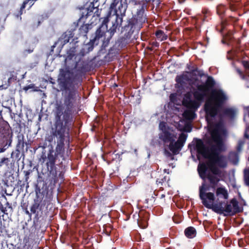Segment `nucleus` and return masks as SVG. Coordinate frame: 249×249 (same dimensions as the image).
<instances>
[{"label": "nucleus", "instance_id": "f257e3e1", "mask_svg": "<svg viewBox=\"0 0 249 249\" xmlns=\"http://www.w3.org/2000/svg\"><path fill=\"white\" fill-rule=\"evenodd\" d=\"M90 70L89 63L81 58L75 61L72 68L67 67L59 69L57 81L63 95L64 104H57L55 107L53 126L48 139L49 142L54 139L56 144L55 152L51 147L47 155L41 156L43 162H46L51 183H56L59 179L61 181L64 180L65 166L62 161L58 164L55 162L58 156L64 158L65 147L69 148L70 146L71 131L75 123L73 108L78 94V89L82 84L83 76Z\"/></svg>", "mask_w": 249, "mask_h": 249}, {"label": "nucleus", "instance_id": "f03ea898", "mask_svg": "<svg viewBox=\"0 0 249 249\" xmlns=\"http://www.w3.org/2000/svg\"><path fill=\"white\" fill-rule=\"evenodd\" d=\"M212 161L206 164L205 163L199 164L197 167V171L201 178L203 180L202 185L199 188V196L201 200L202 204L207 208L211 209L213 212L221 214L226 212H231V207L230 204H227L224 209L222 205L224 202H218L213 205L212 202L214 200V194L212 192L207 193L210 188L215 189L218 182L220 181L222 172L221 170Z\"/></svg>", "mask_w": 249, "mask_h": 249}, {"label": "nucleus", "instance_id": "7ed1b4c3", "mask_svg": "<svg viewBox=\"0 0 249 249\" xmlns=\"http://www.w3.org/2000/svg\"><path fill=\"white\" fill-rule=\"evenodd\" d=\"M209 130L211 138L215 144L209 148L204 144L202 140L197 139L196 144L197 153L216 163L219 167L225 168L227 166V159L226 156L220 153L225 150L222 136L226 134L227 131L221 122L210 124Z\"/></svg>", "mask_w": 249, "mask_h": 249}, {"label": "nucleus", "instance_id": "20e7f679", "mask_svg": "<svg viewBox=\"0 0 249 249\" xmlns=\"http://www.w3.org/2000/svg\"><path fill=\"white\" fill-rule=\"evenodd\" d=\"M127 7L126 0H113L110 6V11L103 19L101 24L95 32V36L93 39H90L88 43L85 44L80 51V54L82 56H84L86 53L92 51L94 44H97L99 39L108 31L107 23L109 20V18L110 16L111 11L114 10V13L117 17L123 16L125 15Z\"/></svg>", "mask_w": 249, "mask_h": 249}, {"label": "nucleus", "instance_id": "39448f33", "mask_svg": "<svg viewBox=\"0 0 249 249\" xmlns=\"http://www.w3.org/2000/svg\"><path fill=\"white\" fill-rule=\"evenodd\" d=\"M36 196L30 208V211L35 215L34 221L38 222L43 215V208L51 204L53 196L49 193V187L45 182H43L42 187L37 185L36 188Z\"/></svg>", "mask_w": 249, "mask_h": 249}, {"label": "nucleus", "instance_id": "423d86ee", "mask_svg": "<svg viewBox=\"0 0 249 249\" xmlns=\"http://www.w3.org/2000/svg\"><path fill=\"white\" fill-rule=\"evenodd\" d=\"M228 98L220 89H214L211 92L209 99L204 105V110L207 116L215 117L219 111V109L227 100Z\"/></svg>", "mask_w": 249, "mask_h": 249}, {"label": "nucleus", "instance_id": "0eeeda50", "mask_svg": "<svg viewBox=\"0 0 249 249\" xmlns=\"http://www.w3.org/2000/svg\"><path fill=\"white\" fill-rule=\"evenodd\" d=\"M207 79L203 84L196 86L197 90L193 93L194 97L199 101H202L208 93L214 89L216 84L215 81L212 76L206 74Z\"/></svg>", "mask_w": 249, "mask_h": 249}, {"label": "nucleus", "instance_id": "6e6552de", "mask_svg": "<svg viewBox=\"0 0 249 249\" xmlns=\"http://www.w3.org/2000/svg\"><path fill=\"white\" fill-rule=\"evenodd\" d=\"M146 7L142 5L140 9L138 10L135 17L129 19L127 21V24L130 26H132L135 29L139 30L142 28V24L145 22L146 20L144 9Z\"/></svg>", "mask_w": 249, "mask_h": 249}, {"label": "nucleus", "instance_id": "1a4fd4ad", "mask_svg": "<svg viewBox=\"0 0 249 249\" xmlns=\"http://www.w3.org/2000/svg\"><path fill=\"white\" fill-rule=\"evenodd\" d=\"M135 29L132 26L127 24L123 27L122 32L124 33V35L119 37L117 41L119 47L121 48H124L131 42V37Z\"/></svg>", "mask_w": 249, "mask_h": 249}, {"label": "nucleus", "instance_id": "9d476101", "mask_svg": "<svg viewBox=\"0 0 249 249\" xmlns=\"http://www.w3.org/2000/svg\"><path fill=\"white\" fill-rule=\"evenodd\" d=\"M226 8L225 5L223 4H219L216 6V10L217 14L220 17L222 20H223L226 23H235L238 20L237 17L238 15L234 13L233 15H230L224 19V17L226 12Z\"/></svg>", "mask_w": 249, "mask_h": 249}, {"label": "nucleus", "instance_id": "9b49d317", "mask_svg": "<svg viewBox=\"0 0 249 249\" xmlns=\"http://www.w3.org/2000/svg\"><path fill=\"white\" fill-rule=\"evenodd\" d=\"M215 195L217 197L215 202L214 203L215 199L213 201V205H215L217 203L224 202V204L222 205V207L226 204V200L229 198V193L227 190L224 187H217L215 190Z\"/></svg>", "mask_w": 249, "mask_h": 249}, {"label": "nucleus", "instance_id": "f8f14e48", "mask_svg": "<svg viewBox=\"0 0 249 249\" xmlns=\"http://www.w3.org/2000/svg\"><path fill=\"white\" fill-rule=\"evenodd\" d=\"M75 29H71V30H67L64 32L61 36L59 38L58 40L55 42L53 47H55L57 44H59L61 48H62L66 44L69 42L71 38H72L74 35L73 33Z\"/></svg>", "mask_w": 249, "mask_h": 249}, {"label": "nucleus", "instance_id": "ddd939ff", "mask_svg": "<svg viewBox=\"0 0 249 249\" xmlns=\"http://www.w3.org/2000/svg\"><path fill=\"white\" fill-rule=\"evenodd\" d=\"M186 99L183 100V104L190 110L193 111H196L199 107L200 101H197L196 99L195 100H192L191 99V94L190 93H187L185 95Z\"/></svg>", "mask_w": 249, "mask_h": 249}, {"label": "nucleus", "instance_id": "4468645a", "mask_svg": "<svg viewBox=\"0 0 249 249\" xmlns=\"http://www.w3.org/2000/svg\"><path fill=\"white\" fill-rule=\"evenodd\" d=\"M227 204H230L231 207V212L230 213H227L226 212H224L223 214L224 216H227L228 215H231L232 213V214L239 213L242 211V208L239 207L238 205V202L235 198H233L231 199L230 201V203H228V201H226V204L224 205V207L223 206V208L225 209L226 208V206ZM221 214H222L221 213Z\"/></svg>", "mask_w": 249, "mask_h": 249}, {"label": "nucleus", "instance_id": "2eb2a0df", "mask_svg": "<svg viewBox=\"0 0 249 249\" xmlns=\"http://www.w3.org/2000/svg\"><path fill=\"white\" fill-rule=\"evenodd\" d=\"M160 138L165 143L168 142L171 143L173 142V141H175L174 134L170 133L168 130L161 132L160 134Z\"/></svg>", "mask_w": 249, "mask_h": 249}, {"label": "nucleus", "instance_id": "dca6fc26", "mask_svg": "<svg viewBox=\"0 0 249 249\" xmlns=\"http://www.w3.org/2000/svg\"><path fill=\"white\" fill-rule=\"evenodd\" d=\"M95 9H96V11L98 10L97 7H94V3L93 2H91L89 5V7L86 9L84 11L82 12L79 20H80L84 18H87L91 14V13L93 12V10Z\"/></svg>", "mask_w": 249, "mask_h": 249}, {"label": "nucleus", "instance_id": "f3484780", "mask_svg": "<svg viewBox=\"0 0 249 249\" xmlns=\"http://www.w3.org/2000/svg\"><path fill=\"white\" fill-rule=\"evenodd\" d=\"M76 53V47L75 46L70 47L69 50H68L67 52V56L65 59V62L67 63L69 61L72 60L73 58L76 59L77 57Z\"/></svg>", "mask_w": 249, "mask_h": 249}, {"label": "nucleus", "instance_id": "a211bd4d", "mask_svg": "<svg viewBox=\"0 0 249 249\" xmlns=\"http://www.w3.org/2000/svg\"><path fill=\"white\" fill-rule=\"evenodd\" d=\"M116 17H117L116 16ZM120 16L118 17H116V20L114 23H113L112 26L108 30V32L110 33V36H112L116 32V29L117 27L119 26V24H121L123 21V16Z\"/></svg>", "mask_w": 249, "mask_h": 249}, {"label": "nucleus", "instance_id": "6ab92c4d", "mask_svg": "<svg viewBox=\"0 0 249 249\" xmlns=\"http://www.w3.org/2000/svg\"><path fill=\"white\" fill-rule=\"evenodd\" d=\"M10 159L3 157L0 159V174L5 172L9 168Z\"/></svg>", "mask_w": 249, "mask_h": 249}, {"label": "nucleus", "instance_id": "aec40b11", "mask_svg": "<svg viewBox=\"0 0 249 249\" xmlns=\"http://www.w3.org/2000/svg\"><path fill=\"white\" fill-rule=\"evenodd\" d=\"M183 146H181L179 143H178L177 142L173 141L169 143V148L170 150L174 154L177 155L179 151L181 150Z\"/></svg>", "mask_w": 249, "mask_h": 249}, {"label": "nucleus", "instance_id": "412c9836", "mask_svg": "<svg viewBox=\"0 0 249 249\" xmlns=\"http://www.w3.org/2000/svg\"><path fill=\"white\" fill-rule=\"evenodd\" d=\"M190 80L189 76L187 74H182L177 75L176 77V81L180 85L182 86Z\"/></svg>", "mask_w": 249, "mask_h": 249}, {"label": "nucleus", "instance_id": "4be33fe9", "mask_svg": "<svg viewBox=\"0 0 249 249\" xmlns=\"http://www.w3.org/2000/svg\"><path fill=\"white\" fill-rule=\"evenodd\" d=\"M184 233L188 238H192L196 235V231L194 227H189L185 230Z\"/></svg>", "mask_w": 249, "mask_h": 249}, {"label": "nucleus", "instance_id": "5701e85b", "mask_svg": "<svg viewBox=\"0 0 249 249\" xmlns=\"http://www.w3.org/2000/svg\"><path fill=\"white\" fill-rule=\"evenodd\" d=\"M223 115L231 119H233L236 115V112L231 108H226L223 110Z\"/></svg>", "mask_w": 249, "mask_h": 249}, {"label": "nucleus", "instance_id": "b1692460", "mask_svg": "<svg viewBox=\"0 0 249 249\" xmlns=\"http://www.w3.org/2000/svg\"><path fill=\"white\" fill-rule=\"evenodd\" d=\"M18 143L16 145L17 150L20 152L22 150L24 147V136L21 134L18 136Z\"/></svg>", "mask_w": 249, "mask_h": 249}, {"label": "nucleus", "instance_id": "393cba45", "mask_svg": "<svg viewBox=\"0 0 249 249\" xmlns=\"http://www.w3.org/2000/svg\"><path fill=\"white\" fill-rule=\"evenodd\" d=\"M155 36L160 41L165 40L168 38V36L161 30H157L155 32Z\"/></svg>", "mask_w": 249, "mask_h": 249}, {"label": "nucleus", "instance_id": "a878e982", "mask_svg": "<svg viewBox=\"0 0 249 249\" xmlns=\"http://www.w3.org/2000/svg\"><path fill=\"white\" fill-rule=\"evenodd\" d=\"M228 158L229 160L233 164H237L238 162L239 158L238 154L235 152H231L229 154Z\"/></svg>", "mask_w": 249, "mask_h": 249}, {"label": "nucleus", "instance_id": "bb28decb", "mask_svg": "<svg viewBox=\"0 0 249 249\" xmlns=\"http://www.w3.org/2000/svg\"><path fill=\"white\" fill-rule=\"evenodd\" d=\"M91 28V25L89 24H83L79 28V33L83 36H86Z\"/></svg>", "mask_w": 249, "mask_h": 249}, {"label": "nucleus", "instance_id": "cd10ccee", "mask_svg": "<svg viewBox=\"0 0 249 249\" xmlns=\"http://www.w3.org/2000/svg\"><path fill=\"white\" fill-rule=\"evenodd\" d=\"M133 2H134L135 4H137L138 3L139 4H141L143 6L147 7V4L150 2L154 3L156 1L157 2L159 1V0H141L140 1H139V0H131Z\"/></svg>", "mask_w": 249, "mask_h": 249}, {"label": "nucleus", "instance_id": "c85d7f7f", "mask_svg": "<svg viewBox=\"0 0 249 249\" xmlns=\"http://www.w3.org/2000/svg\"><path fill=\"white\" fill-rule=\"evenodd\" d=\"M191 73L195 76L198 75L200 77L202 76L206 77V74L204 73L203 71L199 70L197 67L191 70Z\"/></svg>", "mask_w": 249, "mask_h": 249}, {"label": "nucleus", "instance_id": "c756f323", "mask_svg": "<svg viewBox=\"0 0 249 249\" xmlns=\"http://www.w3.org/2000/svg\"><path fill=\"white\" fill-rule=\"evenodd\" d=\"M187 137V135L184 133H181L178 138V140H177L178 143H179V144L181 145V146H183L184 143L185 142V141L186 140Z\"/></svg>", "mask_w": 249, "mask_h": 249}, {"label": "nucleus", "instance_id": "7c9ffc66", "mask_svg": "<svg viewBox=\"0 0 249 249\" xmlns=\"http://www.w3.org/2000/svg\"><path fill=\"white\" fill-rule=\"evenodd\" d=\"M202 13L204 15V17L203 18V21H208V18H209L211 15V11L209 9L207 8H203L202 10Z\"/></svg>", "mask_w": 249, "mask_h": 249}, {"label": "nucleus", "instance_id": "2f4dec72", "mask_svg": "<svg viewBox=\"0 0 249 249\" xmlns=\"http://www.w3.org/2000/svg\"><path fill=\"white\" fill-rule=\"evenodd\" d=\"M229 9L232 11L235 12L237 10V7L235 4L234 3V0H228Z\"/></svg>", "mask_w": 249, "mask_h": 249}, {"label": "nucleus", "instance_id": "473e14b6", "mask_svg": "<svg viewBox=\"0 0 249 249\" xmlns=\"http://www.w3.org/2000/svg\"><path fill=\"white\" fill-rule=\"evenodd\" d=\"M194 111L192 110L188 109L186 110L184 113V116L189 119H194Z\"/></svg>", "mask_w": 249, "mask_h": 249}, {"label": "nucleus", "instance_id": "72a5a7b5", "mask_svg": "<svg viewBox=\"0 0 249 249\" xmlns=\"http://www.w3.org/2000/svg\"><path fill=\"white\" fill-rule=\"evenodd\" d=\"M30 239V236L27 235L24 236L23 238L24 247L27 246L28 249L31 247V245L29 244Z\"/></svg>", "mask_w": 249, "mask_h": 249}, {"label": "nucleus", "instance_id": "f704fd0d", "mask_svg": "<svg viewBox=\"0 0 249 249\" xmlns=\"http://www.w3.org/2000/svg\"><path fill=\"white\" fill-rule=\"evenodd\" d=\"M32 172V170H29L28 171H24V173L25 175L24 179H25V182L27 183V184L28 183V181L29 178V175Z\"/></svg>", "mask_w": 249, "mask_h": 249}, {"label": "nucleus", "instance_id": "c9c22d12", "mask_svg": "<svg viewBox=\"0 0 249 249\" xmlns=\"http://www.w3.org/2000/svg\"><path fill=\"white\" fill-rule=\"evenodd\" d=\"M159 127L160 130H161L162 132H163L164 131H167L168 130V128L167 127L166 123L162 122L160 123L159 124Z\"/></svg>", "mask_w": 249, "mask_h": 249}, {"label": "nucleus", "instance_id": "e433bc0d", "mask_svg": "<svg viewBox=\"0 0 249 249\" xmlns=\"http://www.w3.org/2000/svg\"><path fill=\"white\" fill-rule=\"evenodd\" d=\"M241 64L244 68L247 70H249V62L246 60L241 61Z\"/></svg>", "mask_w": 249, "mask_h": 249}, {"label": "nucleus", "instance_id": "4c0bfd02", "mask_svg": "<svg viewBox=\"0 0 249 249\" xmlns=\"http://www.w3.org/2000/svg\"><path fill=\"white\" fill-rule=\"evenodd\" d=\"M4 231L6 232V227L4 225H2V222H0V236H1V234Z\"/></svg>", "mask_w": 249, "mask_h": 249}, {"label": "nucleus", "instance_id": "58836bf2", "mask_svg": "<svg viewBox=\"0 0 249 249\" xmlns=\"http://www.w3.org/2000/svg\"><path fill=\"white\" fill-rule=\"evenodd\" d=\"M0 210L4 214L8 215V213L7 212V210L6 207H4L2 203L0 202Z\"/></svg>", "mask_w": 249, "mask_h": 249}, {"label": "nucleus", "instance_id": "ea45409f", "mask_svg": "<svg viewBox=\"0 0 249 249\" xmlns=\"http://www.w3.org/2000/svg\"><path fill=\"white\" fill-rule=\"evenodd\" d=\"M244 144V142H243L242 141H238V145L237 146V151H240L241 150Z\"/></svg>", "mask_w": 249, "mask_h": 249}, {"label": "nucleus", "instance_id": "a19ab883", "mask_svg": "<svg viewBox=\"0 0 249 249\" xmlns=\"http://www.w3.org/2000/svg\"><path fill=\"white\" fill-rule=\"evenodd\" d=\"M165 178L164 177L162 178H158L157 179L156 182L157 184H162V183L165 181Z\"/></svg>", "mask_w": 249, "mask_h": 249}, {"label": "nucleus", "instance_id": "79ce46f5", "mask_svg": "<svg viewBox=\"0 0 249 249\" xmlns=\"http://www.w3.org/2000/svg\"><path fill=\"white\" fill-rule=\"evenodd\" d=\"M245 180L247 185L249 186V171L248 172V173L246 174Z\"/></svg>", "mask_w": 249, "mask_h": 249}, {"label": "nucleus", "instance_id": "37998d69", "mask_svg": "<svg viewBox=\"0 0 249 249\" xmlns=\"http://www.w3.org/2000/svg\"><path fill=\"white\" fill-rule=\"evenodd\" d=\"M160 44L159 42L155 41L151 43V46L152 48H158L159 47Z\"/></svg>", "mask_w": 249, "mask_h": 249}, {"label": "nucleus", "instance_id": "c03bdc74", "mask_svg": "<svg viewBox=\"0 0 249 249\" xmlns=\"http://www.w3.org/2000/svg\"><path fill=\"white\" fill-rule=\"evenodd\" d=\"M25 181L24 182L20 180H18V185L21 188H23L25 186Z\"/></svg>", "mask_w": 249, "mask_h": 249}, {"label": "nucleus", "instance_id": "a18cd8bd", "mask_svg": "<svg viewBox=\"0 0 249 249\" xmlns=\"http://www.w3.org/2000/svg\"><path fill=\"white\" fill-rule=\"evenodd\" d=\"M6 208H8V209H10L11 212H13V208L12 206V205L8 201L6 202L5 204Z\"/></svg>", "mask_w": 249, "mask_h": 249}, {"label": "nucleus", "instance_id": "49530a36", "mask_svg": "<svg viewBox=\"0 0 249 249\" xmlns=\"http://www.w3.org/2000/svg\"><path fill=\"white\" fill-rule=\"evenodd\" d=\"M25 213L26 214H27L29 216L30 219H31L33 213H32L31 211L30 212L27 209L25 210Z\"/></svg>", "mask_w": 249, "mask_h": 249}, {"label": "nucleus", "instance_id": "de8ad7c7", "mask_svg": "<svg viewBox=\"0 0 249 249\" xmlns=\"http://www.w3.org/2000/svg\"><path fill=\"white\" fill-rule=\"evenodd\" d=\"M236 71H237V72L240 75V76H243V72L242 71H241V70H240L239 68H236Z\"/></svg>", "mask_w": 249, "mask_h": 249}, {"label": "nucleus", "instance_id": "09e8293b", "mask_svg": "<svg viewBox=\"0 0 249 249\" xmlns=\"http://www.w3.org/2000/svg\"><path fill=\"white\" fill-rule=\"evenodd\" d=\"M10 245L12 246V248H10L9 249H19V247H17L16 245H15L13 244H11Z\"/></svg>", "mask_w": 249, "mask_h": 249}, {"label": "nucleus", "instance_id": "8fccbe9b", "mask_svg": "<svg viewBox=\"0 0 249 249\" xmlns=\"http://www.w3.org/2000/svg\"><path fill=\"white\" fill-rule=\"evenodd\" d=\"M244 136L245 138H246L247 139H249V135L248 133H245L244 134Z\"/></svg>", "mask_w": 249, "mask_h": 249}, {"label": "nucleus", "instance_id": "3c124183", "mask_svg": "<svg viewBox=\"0 0 249 249\" xmlns=\"http://www.w3.org/2000/svg\"><path fill=\"white\" fill-rule=\"evenodd\" d=\"M29 89V86H26L23 88V89L25 91L28 90Z\"/></svg>", "mask_w": 249, "mask_h": 249}, {"label": "nucleus", "instance_id": "603ef678", "mask_svg": "<svg viewBox=\"0 0 249 249\" xmlns=\"http://www.w3.org/2000/svg\"><path fill=\"white\" fill-rule=\"evenodd\" d=\"M164 197H165V195L162 194V195H161V196L160 197V199H162V198H164Z\"/></svg>", "mask_w": 249, "mask_h": 249}, {"label": "nucleus", "instance_id": "864d4df0", "mask_svg": "<svg viewBox=\"0 0 249 249\" xmlns=\"http://www.w3.org/2000/svg\"><path fill=\"white\" fill-rule=\"evenodd\" d=\"M187 68L188 69L190 70L191 71L192 70H193V69H191V67H190L189 66H187ZM190 73H191V71L190 72Z\"/></svg>", "mask_w": 249, "mask_h": 249}, {"label": "nucleus", "instance_id": "5fc2aeb1", "mask_svg": "<svg viewBox=\"0 0 249 249\" xmlns=\"http://www.w3.org/2000/svg\"><path fill=\"white\" fill-rule=\"evenodd\" d=\"M26 51H27L28 53H31V52H32L33 51L31 50H26Z\"/></svg>", "mask_w": 249, "mask_h": 249}, {"label": "nucleus", "instance_id": "6e6d98bb", "mask_svg": "<svg viewBox=\"0 0 249 249\" xmlns=\"http://www.w3.org/2000/svg\"><path fill=\"white\" fill-rule=\"evenodd\" d=\"M28 86H29V89H31V88H32V87H33V86H31V85H29Z\"/></svg>", "mask_w": 249, "mask_h": 249}, {"label": "nucleus", "instance_id": "4d7b16f0", "mask_svg": "<svg viewBox=\"0 0 249 249\" xmlns=\"http://www.w3.org/2000/svg\"><path fill=\"white\" fill-rule=\"evenodd\" d=\"M3 152V150L2 149H1V150H0V152Z\"/></svg>", "mask_w": 249, "mask_h": 249}, {"label": "nucleus", "instance_id": "13d9d810", "mask_svg": "<svg viewBox=\"0 0 249 249\" xmlns=\"http://www.w3.org/2000/svg\"><path fill=\"white\" fill-rule=\"evenodd\" d=\"M78 26V23H77V24H76L75 26L76 27V26Z\"/></svg>", "mask_w": 249, "mask_h": 249}, {"label": "nucleus", "instance_id": "bf43d9fd", "mask_svg": "<svg viewBox=\"0 0 249 249\" xmlns=\"http://www.w3.org/2000/svg\"><path fill=\"white\" fill-rule=\"evenodd\" d=\"M145 227H146V226H144V227H143L142 228H145Z\"/></svg>", "mask_w": 249, "mask_h": 249}]
</instances>
